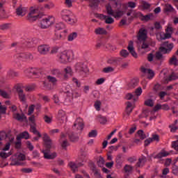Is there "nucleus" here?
Listing matches in <instances>:
<instances>
[{
    "mask_svg": "<svg viewBox=\"0 0 178 178\" xmlns=\"http://www.w3.org/2000/svg\"><path fill=\"white\" fill-rule=\"evenodd\" d=\"M43 141L45 149L42 151L45 159H55L58 154L56 152L51 153V149H55V145H52V140L47 134H43Z\"/></svg>",
    "mask_w": 178,
    "mask_h": 178,
    "instance_id": "obj_1",
    "label": "nucleus"
},
{
    "mask_svg": "<svg viewBox=\"0 0 178 178\" xmlns=\"http://www.w3.org/2000/svg\"><path fill=\"white\" fill-rule=\"evenodd\" d=\"M39 10H44V7L38 6L35 9L31 10V12L28 14V20L31 22H35L37 19H41V15H35V13H37V12H38Z\"/></svg>",
    "mask_w": 178,
    "mask_h": 178,
    "instance_id": "obj_2",
    "label": "nucleus"
},
{
    "mask_svg": "<svg viewBox=\"0 0 178 178\" xmlns=\"http://www.w3.org/2000/svg\"><path fill=\"white\" fill-rule=\"evenodd\" d=\"M75 70L77 73H80L82 76L88 73V67L84 65V63L79 62L75 65Z\"/></svg>",
    "mask_w": 178,
    "mask_h": 178,
    "instance_id": "obj_3",
    "label": "nucleus"
},
{
    "mask_svg": "<svg viewBox=\"0 0 178 178\" xmlns=\"http://www.w3.org/2000/svg\"><path fill=\"white\" fill-rule=\"evenodd\" d=\"M162 47H159V52L163 54H170L173 49V43H170L166 41L162 43Z\"/></svg>",
    "mask_w": 178,
    "mask_h": 178,
    "instance_id": "obj_4",
    "label": "nucleus"
},
{
    "mask_svg": "<svg viewBox=\"0 0 178 178\" xmlns=\"http://www.w3.org/2000/svg\"><path fill=\"white\" fill-rule=\"evenodd\" d=\"M67 12L69 11H67V10H63L61 12L62 19H63V20H65V22L70 23V24H74L75 23H77V19L70 17V15H69Z\"/></svg>",
    "mask_w": 178,
    "mask_h": 178,
    "instance_id": "obj_5",
    "label": "nucleus"
},
{
    "mask_svg": "<svg viewBox=\"0 0 178 178\" xmlns=\"http://www.w3.org/2000/svg\"><path fill=\"white\" fill-rule=\"evenodd\" d=\"M73 55L72 51H65L62 52L59 57V60L60 63H67L69 62V59H70V56Z\"/></svg>",
    "mask_w": 178,
    "mask_h": 178,
    "instance_id": "obj_6",
    "label": "nucleus"
},
{
    "mask_svg": "<svg viewBox=\"0 0 178 178\" xmlns=\"http://www.w3.org/2000/svg\"><path fill=\"white\" fill-rule=\"evenodd\" d=\"M148 34V31L144 28H141L139 30L138 34V40L141 41H146L147 40V35Z\"/></svg>",
    "mask_w": 178,
    "mask_h": 178,
    "instance_id": "obj_7",
    "label": "nucleus"
},
{
    "mask_svg": "<svg viewBox=\"0 0 178 178\" xmlns=\"http://www.w3.org/2000/svg\"><path fill=\"white\" fill-rule=\"evenodd\" d=\"M27 72L29 74V76H32L36 79L40 77L42 74L41 71L37 68H29L27 70Z\"/></svg>",
    "mask_w": 178,
    "mask_h": 178,
    "instance_id": "obj_8",
    "label": "nucleus"
},
{
    "mask_svg": "<svg viewBox=\"0 0 178 178\" xmlns=\"http://www.w3.org/2000/svg\"><path fill=\"white\" fill-rule=\"evenodd\" d=\"M30 127V131H31V133H33V134H36L38 136V137H34L33 138V141H38V140H40V138H41L42 137L41 133H40V131L37 130V128H35V125L31 124Z\"/></svg>",
    "mask_w": 178,
    "mask_h": 178,
    "instance_id": "obj_9",
    "label": "nucleus"
},
{
    "mask_svg": "<svg viewBox=\"0 0 178 178\" xmlns=\"http://www.w3.org/2000/svg\"><path fill=\"white\" fill-rule=\"evenodd\" d=\"M49 47L47 44H41L38 46V51L40 55H47L49 52Z\"/></svg>",
    "mask_w": 178,
    "mask_h": 178,
    "instance_id": "obj_10",
    "label": "nucleus"
},
{
    "mask_svg": "<svg viewBox=\"0 0 178 178\" xmlns=\"http://www.w3.org/2000/svg\"><path fill=\"white\" fill-rule=\"evenodd\" d=\"M66 33H67V30H64L63 32L56 31L53 38L54 41H58V40H63L65 37H66Z\"/></svg>",
    "mask_w": 178,
    "mask_h": 178,
    "instance_id": "obj_11",
    "label": "nucleus"
},
{
    "mask_svg": "<svg viewBox=\"0 0 178 178\" xmlns=\"http://www.w3.org/2000/svg\"><path fill=\"white\" fill-rule=\"evenodd\" d=\"M73 127H76L77 130H83L84 129V123L83 122V119L78 118L76 120Z\"/></svg>",
    "mask_w": 178,
    "mask_h": 178,
    "instance_id": "obj_12",
    "label": "nucleus"
},
{
    "mask_svg": "<svg viewBox=\"0 0 178 178\" xmlns=\"http://www.w3.org/2000/svg\"><path fill=\"white\" fill-rule=\"evenodd\" d=\"M51 24H52V22H51V18H49V17L43 19L40 22L41 29H48V27H49V26H51Z\"/></svg>",
    "mask_w": 178,
    "mask_h": 178,
    "instance_id": "obj_13",
    "label": "nucleus"
},
{
    "mask_svg": "<svg viewBox=\"0 0 178 178\" xmlns=\"http://www.w3.org/2000/svg\"><path fill=\"white\" fill-rule=\"evenodd\" d=\"M140 72H142V73H147V74H149L147 79H149V80H151V79H154V76H155V72H154L152 70L147 69L144 67H142L140 68Z\"/></svg>",
    "mask_w": 178,
    "mask_h": 178,
    "instance_id": "obj_14",
    "label": "nucleus"
},
{
    "mask_svg": "<svg viewBox=\"0 0 178 178\" xmlns=\"http://www.w3.org/2000/svg\"><path fill=\"white\" fill-rule=\"evenodd\" d=\"M127 49L128 51H129V52L131 53V54L134 58H138V56L137 55V52H136V50H134L133 41L131 40L129 42V45L127 47Z\"/></svg>",
    "mask_w": 178,
    "mask_h": 178,
    "instance_id": "obj_15",
    "label": "nucleus"
},
{
    "mask_svg": "<svg viewBox=\"0 0 178 178\" xmlns=\"http://www.w3.org/2000/svg\"><path fill=\"white\" fill-rule=\"evenodd\" d=\"M68 138L72 143H77L79 140V135L73 131L68 133Z\"/></svg>",
    "mask_w": 178,
    "mask_h": 178,
    "instance_id": "obj_16",
    "label": "nucleus"
},
{
    "mask_svg": "<svg viewBox=\"0 0 178 178\" xmlns=\"http://www.w3.org/2000/svg\"><path fill=\"white\" fill-rule=\"evenodd\" d=\"M169 155H170V153L163 149L159 154L154 156V159H161V158L169 156Z\"/></svg>",
    "mask_w": 178,
    "mask_h": 178,
    "instance_id": "obj_17",
    "label": "nucleus"
},
{
    "mask_svg": "<svg viewBox=\"0 0 178 178\" xmlns=\"http://www.w3.org/2000/svg\"><path fill=\"white\" fill-rule=\"evenodd\" d=\"M65 94H67V97H71L72 100L74 98H79V97H81V94L73 90H68L65 92Z\"/></svg>",
    "mask_w": 178,
    "mask_h": 178,
    "instance_id": "obj_18",
    "label": "nucleus"
},
{
    "mask_svg": "<svg viewBox=\"0 0 178 178\" xmlns=\"http://www.w3.org/2000/svg\"><path fill=\"white\" fill-rule=\"evenodd\" d=\"M27 10V8L23 7V6L20 5L17 9H16V14L17 16H24L26 15V12Z\"/></svg>",
    "mask_w": 178,
    "mask_h": 178,
    "instance_id": "obj_19",
    "label": "nucleus"
},
{
    "mask_svg": "<svg viewBox=\"0 0 178 178\" xmlns=\"http://www.w3.org/2000/svg\"><path fill=\"white\" fill-rule=\"evenodd\" d=\"M101 2V0H89V6L95 10V9H97L98 6H99V3Z\"/></svg>",
    "mask_w": 178,
    "mask_h": 178,
    "instance_id": "obj_20",
    "label": "nucleus"
},
{
    "mask_svg": "<svg viewBox=\"0 0 178 178\" xmlns=\"http://www.w3.org/2000/svg\"><path fill=\"white\" fill-rule=\"evenodd\" d=\"M51 74H53V76L58 77V79H62V77H63V73H62V71L58 68L51 70Z\"/></svg>",
    "mask_w": 178,
    "mask_h": 178,
    "instance_id": "obj_21",
    "label": "nucleus"
},
{
    "mask_svg": "<svg viewBox=\"0 0 178 178\" xmlns=\"http://www.w3.org/2000/svg\"><path fill=\"white\" fill-rule=\"evenodd\" d=\"M22 138H24L25 140H29L30 138V134L29 131H24V132L19 134L17 136V140H22Z\"/></svg>",
    "mask_w": 178,
    "mask_h": 178,
    "instance_id": "obj_22",
    "label": "nucleus"
},
{
    "mask_svg": "<svg viewBox=\"0 0 178 178\" xmlns=\"http://www.w3.org/2000/svg\"><path fill=\"white\" fill-rule=\"evenodd\" d=\"M145 162H147V158L145 156H142V158L138 159V162L136 164V167L141 168V166H144V165H145Z\"/></svg>",
    "mask_w": 178,
    "mask_h": 178,
    "instance_id": "obj_23",
    "label": "nucleus"
},
{
    "mask_svg": "<svg viewBox=\"0 0 178 178\" xmlns=\"http://www.w3.org/2000/svg\"><path fill=\"white\" fill-rule=\"evenodd\" d=\"M138 83H140V80L136 78L131 79L130 83H129V88H136V87L138 86Z\"/></svg>",
    "mask_w": 178,
    "mask_h": 178,
    "instance_id": "obj_24",
    "label": "nucleus"
},
{
    "mask_svg": "<svg viewBox=\"0 0 178 178\" xmlns=\"http://www.w3.org/2000/svg\"><path fill=\"white\" fill-rule=\"evenodd\" d=\"M122 156H123V154H119L115 158L116 165L118 168H122V165L123 164V161H122Z\"/></svg>",
    "mask_w": 178,
    "mask_h": 178,
    "instance_id": "obj_25",
    "label": "nucleus"
},
{
    "mask_svg": "<svg viewBox=\"0 0 178 178\" xmlns=\"http://www.w3.org/2000/svg\"><path fill=\"white\" fill-rule=\"evenodd\" d=\"M15 119L18 120V122H27V117H26L24 114L20 115V113H17Z\"/></svg>",
    "mask_w": 178,
    "mask_h": 178,
    "instance_id": "obj_26",
    "label": "nucleus"
},
{
    "mask_svg": "<svg viewBox=\"0 0 178 178\" xmlns=\"http://www.w3.org/2000/svg\"><path fill=\"white\" fill-rule=\"evenodd\" d=\"M124 15V11L118 10L117 11H114V14L113 15V17H115V19H120Z\"/></svg>",
    "mask_w": 178,
    "mask_h": 178,
    "instance_id": "obj_27",
    "label": "nucleus"
},
{
    "mask_svg": "<svg viewBox=\"0 0 178 178\" xmlns=\"http://www.w3.org/2000/svg\"><path fill=\"white\" fill-rule=\"evenodd\" d=\"M64 72H65V74H63V77H64V79H67L69 77V76L67 74H70V76H72V67H67L66 68L64 69Z\"/></svg>",
    "mask_w": 178,
    "mask_h": 178,
    "instance_id": "obj_28",
    "label": "nucleus"
},
{
    "mask_svg": "<svg viewBox=\"0 0 178 178\" xmlns=\"http://www.w3.org/2000/svg\"><path fill=\"white\" fill-rule=\"evenodd\" d=\"M106 10L107 12V15L110 16H113L115 11L112 9V6L110 3L106 5Z\"/></svg>",
    "mask_w": 178,
    "mask_h": 178,
    "instance_id": "obj_29",
    "label": "nucleus"
},
{
    "mask_svg": "<svg viewBox=\"0 0 178 178\" xmlns=\"http://www.w3.org/2000/svg\"><path fill=\"white\" fill-rule=\"evenodd\" d=\"M141 6L143 8V10H148L151 8V4L144 0L141 1Z\"/></svg>",
    "mask_w": 178,
    "mask_h": 178,
    "instance_id": "obj_30",
    "label": "nucleus"
},
{
    "mask_svg": "<svg viewBox=\"0 0 178 178\" xmlns=\"http://www.w3.org/2000/svg\"><path fill=\"white\" fill-rule=\"evenodd\" d=\"M136 137H139L140 140H144L146 138L147 136H145V134H144V131L140 129L137 131Z\"/></svg>",
    "mask_w": 178,
    "mask_h": 178,
    "instance_id": "obj_31",
    "label": "nucleus"
},
{
    "mask_svg": "<svg viewBox=\"0 0 178 178\" xmlns=\"http://www.w3.org/2000/svg\"><path fill=\"white\" fill-rule=\"evenodd\" d=\"M95 33L96 34H99V35H105L108 33V32H106V30H105V29L104 28H98V29H96L95 31Z\"/></svg>",
    "mask_w": 178,
    "mask_h": 178,
    "instance_id": "obj_32",
    "label": "nucleus"
},
{
    "mask_svg": "<svg viewBox=\"0 0 178 178\" xmlns=\"http://www.w3.org/2000/svg\"><path fill=\"white\" fill-rule=\"evenodd\" d=\"M87 156H88L87 151L82 150L81 152V159H82V162H87Z\"/></svg>",
    "mask_w": 178,
    "mask_h": 178,
    "instance_id": "obj_33",
    "label": "nucleus"
},
{
    "mask_svg": "<svg viewBox=\"0 0 178 178\" xmlns=\"http://www.w3.org/2000/svg\"><path fill=\"white\" fill-rule=\"evenodd\" d=\"M154 16V14L152 13H149L148 15H142V18H141V20L143 22H149V20H151V17H152Z\"/></svg>",
    "mask_w": 178,
    "mask_h": 178,
    "instance_id": "obj_34",
    "label": "nucleus"
},
{
    "mask_svg": "<svg viewBox=\"0 0 178 178\" xmlns=\"http://www.w3.org/2000/svg\"><path fill=\"white\" fill-rule=\"evenodd\" d=\"M70 168H72V172L74 173L77 172V169L79 168V165L76 164L74 162H70L69 163Z\"/></svg>",
    "mask_w": 178,
    "mask_h": 178,
    "instance_id": "obj_35",
    "label": "nucleus"
},
{
    "mask_svg": "<svg viewBox=\"0 0 178 178\" xmlns=\"http://www.w3.org/2000/svg\"><path fill=\"white\" fill-rule=\"evenodd\" d=\"M8 75L11 79H15V77H19V72H15L13 70H10L8 72Z\"/></svg>",
    "mask_w": 178,
    "mask_h": 178,
    "instance_id": "obj_36",
    "label": "nucleus"
},
{
    "mask_svg": "<svg viewBox=\"0 0 178 178\" xmlns=\"http://www.w3.org/2000/svg\"><path fill=\"white\" fill-rule=\"evenodd\" d=\"M154 59H156V60H163L164 57L161 51H156Z\"/></svg>",
    "mask_w": 178,
    "mask_h": 178,
    "instance_id": "obj_37",
    "label": "nucleus"
},
{
    "mask_svg": "<svg viewBox=\"0 0 178 178\" xmlns=\"http://www.w3.org/2000/svg\"><path fill=\"white\" fill-rule=\"evenodd\" d=\"M175 9L173 8V6L170 4H165L164 7V12L170 13V12H173Z\"/></svg>",
    "mask_w": 178,
    "mask_h": 178,
    "instance_id": "obj_38",
    "label": "nucleus"
},
{
    "mask_svg": "<svg viewBox=\"0 0 178 178\" xmlns=\"http://www.w3.org/2000/svg\"><path fill=\"white\" fill-rule=\"evenodd\" d=\"M55 29H56L55 31L58 32L60 30L65 29V24H63V23H62V22L56 24Z\"/></svg>",
    "mask_w": 178,
    "mask_h": 178,
    "instance_id": "obj_39",
    "label": "nucleus"
},
{
    "mask_svg": "<svg viewBox=\"0 0 178 178\" xmlns=\"http://www.w3.org/2000/svg\"><path fill=\"white\" fill-rule=\"evenodd\" d=\"M170 65H174V66H177V58L176 56H172V57L170 59Z\"/></svg>",
    "mask_w": 178,
    "mask_h": 178,
    "instance_id": "obj_40",
    "label": "nucleus"
},
{
    "mask_svg": "<svg viewBox=\"0 0 178 178\" xmlns=\"http://www.w3.org/2000/svg\"><path fill=\"white\" fill-rule=\"evenodd\" d=\"M63 104H65V105H72L73 104L72 97L67 96V98H65L64 100Z\"/></svg>",
    "mask_w": 178,
    "mask_h": 178,
    "instance_id": "obj_41",
    "label": "nucleus"
},
{
    "mask_svg": "<svg viewBox=\"0 0 178 178\" xmlns=\"http://www.w3.org/2000/svg\"><path fill=\"white\" fill-rule=\"evenodd\" d=\"M124 170L125 173H130V172L133 171V166L127 164L124 167Z\"/></svg>",
    "mask_w": 178,
    "mask_h": 178,
    "instance_id": "obj_42",
    "label": "nucleus"
},
{
    "mask_svg": "<svg viewBox=\"0 0 178 178\" xmlns=\"http://www.w3.org/2000/svg\"><path fill=\"white\" fill-rule=\"evenodd\" d=\"M97 119L101 124H105V123H106V118L102 117V115H99Z\"/></svg>",
    "mask_w": 178,
    "mask_h": 178,
    "instance_id": "obj_43",
    "label": "nucleus"
},
{
    "mask_svg": "<svg viewBox=\"0 0 178 178\" xmlns=\"http://www.w3.org/2000/svg\"><path fill=\"white\" fill-rule=\"evenodd\" d=\"M6 106H2V103L0 102V113L2 115H6Z\"/></svg>",
    "mask_w": 178,
    "mask_h": 178,
    "instance_id": "obj_44",
    "label": "nucleus"
},
{
    "mask_svg": "<svg viewBox=\"0 0 178 178\" xmlns=\"http://www.w3.org/2000/svg\"><path fill=\"white\" fill-rule=\"evenodd\" d=\"M18 97L21 102H24V104H26V94H24V92L19 93L18 95Z\"/></svg>",
    "mask_w": 178,
    "mask_h": 178,
    "instance_id": "obj_45",
    "label": "nucleus"
},
{
    "mask_svg": "<svg viewBox=\"0 0 178 178\" xmlns=\"http://www.w3.org/2000/svg\"><path fill=\"white\" fill-rule=\"evenodd\" d=\"M134 94L135 97H140V95L143 94V89L141 88V87H138V88H136L135 90Z\"/></svg>",
    "mask_w": 178,
    "mask_h": 178,
    "instance_id": "obj_46",
    "label": "nucleus"
},
{
    "mask_svg": "<svg viewBox=\"0 0 178 178\" xmlns=\"http://www.w3.org/2000/svg\"><path fill=\"white\" fill-rule=\"evenodd\" d=\"M17 59L19 60H26V53H20L17 55Z\"/></svg>",
    "mask_w": 178,
    "mask_h": 178,
    "instance_id": "obj_47",
    "label": "nucleus"
},
{
    "mask_svg": "<svg viewBox=\"0 0 178 178\" xmlns=\"http://www.w3.org/2000/svg\"><path fill=\"white\" fill-rule=\"evenodd\" d=\"M105 23L106 24H112L113 23H115V19L112 18V17H108L105 19Z\"/></svg>",
    "mask_w": 178,
    "mask_h": 178,
    "instance_id": "obj_48",
    "label": "nucleus"
},
{
    "mask_svg": "<svg viewBox=\"0 0 178 178\" xmlns=\"http://www.w3.org/2000/svg\"><path fill=\"white\" fill-rule=\"evenodd\" d=\"M77 38V33L74 32L68 35V41H73L74 38Z\"/></svg>",
    "mask_w": 178,
    "mask_h": 178,
    "instance_id": "obj_49",
    "label": "nucleus"
},
{
    "mask_svg": "<svg viewBox=\"0 0 178 178\" xmlns=\"http://www.w3.org/2000/svg\"><path fill=\"white\" fill-rule=\"evenodd\" d=\"M94 106H95L96 111H101V101L97 100L95 102Z\"/></svg>",
    "mask_w": 178,
    "mask_h": 178,
    "instance_id": "obj_50",
    "label": "nucleus"
},
{
    "mask_svg": "<svg viewBox=\"0 0 178 178\" xmlns=\"http://www.w3.org/2000/svg\"><path fill=\"white\" fill-rule=\"evenodd\" d=\"M115 70V68L112 67H104L102 70V72H104V73H111L112 72H113Z\"/></svg>",
    "mask_w": 178,
    "mask_h": 178,
    "instance_id": "obj_51",
    "label": "nucleus"
},
{
    "mask_svg": "<svg viewBox=\"0 0 178 178\" xmlns=\"http://www.w3.org/2000/svg\"><path fill=\"white\" fill-rule=\"evenodd\" d=\"M0 95L1 97H3V98H6L7 99H9L10 97L5 90H0Z\"/></svg>",
    "mask_w": 178,
    "mask_h": 178,
    "instance_id": "obj_52",
    "label": "nucleus"
},
{
    "mask_svg": "<svg viewBox=\"0 0 178 178\" xmlns=\"http://www.w3.org/2000/svg\"><path fill=\"white\" fill-rule=\"evenodd\" d=\"M126 99H127L128 101H130V99H134V101H136V95L131 93H128L126 95Z\"/></svg>",
    "mask_w": 178,
    "mask_h": 178,
    "instance_id": "obj_53",
    "label": "nucleus"
},
{
    "mask_svg": "<svg viewBox=\"0 0 178 178\" xmlns=\"http://www.w3.org/2000/svg\"><path fill=\"white\" fill-rule=\"evenodd\" d=\"M145 105H146V106L152 107V106H154V101L151 99H149L145 101Z\"/></svg>",
    "mask_w": 178,
    "mask_h": 178,
    "instance_id": "obj_54",
    "label": "nucleus"
},
{
    "mask_svg": "<svg viewBox=\"0 0 178 178\" xmlns=\"http://www.w3.org/2000/svg\"><path fill=\"white\" fill-rule=\"evenodd\" d=\"M43 84L45 90H47V91H51V90H54V87L50 83H47L44 82Z\"/></svg>",
    "mask_w": 178,
    "mask_h": 178,
    "instance_id": "obj_55",
    "label": "nucleus"
},
{
    "mask_svg": "<svg viewBox=\"0 0 178 178\" xmlns=\"http://www.w3.org/2000/svg\"><path fill=\"white\" fill-rule=\"evenodd\" d=\"M34 56L31 53H25V60H33Z\"/></svg>",
    "mask_w": 178,
    "mask_h": 178,
    "instance_id": "obj_56",
    "label": "nucleus"
},
{
    "mask_svg": "<svg viewBox=\"0 0 178 178\" xmlns=\"http://www.w3.org/2000/svg\"><path fill=\"white\" fill-rule=\"evenodd\" d=\"M172 148H174V149L178 152V139L175 141H172Z\"/></svg>",
    "mask_w": 178,
    "mask_h": 178,
    "instance_id": "obj_57",
    "label": "nucleus"
},
{
    "mask_svg": "<svg viewBox=\"0 0 178 178\" xmlns=\"http://www.w3.org/2000/svg\"><path fill=\"white\" fill-rule=\"evenodd\" d=\"M104 163H105V160L103 159V157H99V161H97V165L99 166V168H102L104 166Z\"/></svg>",
    "mask_w": 178,
    "mask_h": 178,
    "instance_id": "obj_58",
    "label": "nucleus"
},
{
    "mask_svg": "<svg viewBox=\"0 0 178 178\" xmlns=\"http://www.w3.org/2000/svg\"><path fill=\"white\" fill-rule=\"evenodd\" d=\"M47 80L49 81V83H52L53 84H55L58 80L56 77L47 76Z\"/></svg>",
    "mask_w": 178,
    "mask_h": 178,
    "instance_id": "obj_59",
    "label": "nucleus"
},
{
    "mask_svg": "<svg viewBox=\"0 0 178 178\" xmlns=\"http://www.w3.org/2000/svg\"><path fill=\"white\" fill-rule=\"evenodd\" d=\"M120 55L123 58H127V56H129V51H127V50H126V49H122L120 51Z\"/></svg>",
    "mask_w": 178,
    "mask_h": 178,
    "instance_id": "obj_60",
    "label": "nucleus"
},
{
    "mask_svg": "<svg viewBox=\"0 0 178 178\" xmlns=\"http://www.w3.org/2000/svg\"><path fill=\"white\" fill-rule=\"evenodd\" d=\"M97 134L98 132L97 131V130L94 129L89 132L88 137H97Z\"/></svg>",
    "mask_w": 178,
    "mask_h": 178,
    "instance_id": "obj_61",
    "label": "nucleus"
},
{
    "mask_svg": "<svg viewBox=\"0 0 178 178\" xmlns=\"http://www.w3.org/2000/svg\"><path fill=\"white\" fill-rule=\"evenodd\" d=\"M9 27H10V24H3L0 26L1 30L5 31V30H8Z\"/></svg>",
    "mask_w": 178,
    "mask_h": 178,
    "instance_id": "obj_62",
    "label": "nucleus"
},
{
    "mask_svg": "<svg viewBox=\"0 0 178 178\" xmlns=\"http://www.w3.org/2000/svg\"><path fill=\"white\" fill-rule=\"evenodd\" d=\"M152 139V141H156L157 143H159V135L158 134H153L152 135V138H150Z\"/></svg>",
    "mask_w": 178,
    "mask_h": 178,
    "instance_id": "obj_63",
    "label": "nucleus"
},
{
    "mask_svg": "<svg viewBox=\"0 0 178 178\" xmlns=\"http://www.w3.org/2000/svg\"><path fill=\"white\" fill-rule=\"evenodd\" d=\"M172 173L173 175H177L178 173V166L175 164H174L172 166Z\"/></svg>",
    "mask_w": 178,
    "mask_h": 178,
    "instance_id": "obj_64",
    "label": "nucleus"
}]
</instances>
